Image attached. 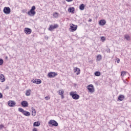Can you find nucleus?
I'll use <instances>...</instances> for the list:
<instances>
[{
	"label": "nucleus",
	"mask_w": 131,
	"mask_h": 131,
	"mask_svg": "<svg viewBox=\"0 0 131 131\" xmlns=\"http://www.w3.org/2000/svg\"><path fill=\"white\" fill-rule=\"evenodd\" d=\"M37 80V79L33 80V83H36Z\"/></svg>",
	"instance_id": "33"
},
{
	"label": "nucleus",
	"mask_w": 131,
	"mask_h": 131,
	"mask_svg": "<svg viewBox=\"0 0 131 131\" xmlns=\"http://www.w3.org/2000/svg\"><path fill=\"white\" fill-rule=\"evenodd\" d=\"M57 75H58V74L53 72H51L48 74V76L49 77V78H53L55 77V76H57Z\"/></svg>",
	"instance_id": "7"
},
{
	"label": "nucleus",
	"mask_w": 131,
	"mask_h": 131,
	"mask_svg": "<svg viewBox=\"0 0 131 131\" xmlns=\"http://www.w3.org/2000/svg\"><path fill=\"white\" fill-rule=\"evenodd\" d=\"M106 52H107V53H110V52H111V51H110V49H109V48H108L107 49H106Z\"/></svg>",
	"instance_id": "32"
},
{
	"label": "nucleus",
	"mask_w": 131,
	"mask_h": 131,
	"mask_svg": "<svg viewBox=\"0 0 131 131\" xmlns=\"http://www.w3.org/2000/svg\"><path fill=\"white\" fill-rule=\"evenodd\" d=\"M3 12L4 14H6L7 15H8L9 14H10V13H11V8H10V7H5L3 9Z\"/></svg>",
	"instance_id": "5"
},
{
	"label": "nucleus",
	"mask_w": 131,
	"mask_h": 131,
	"mask_svg": "<svg viewBox=\"0 0 131 131\" xmlns=\"http://www.w3.org/2000/svg\"><path fill=\"white\" fill-rule=\"evenodd\" d=\"M18 111L19 112H21V113H23V114H24L25 115V116H28V117L30 116V113L29 112L24 111L23 110V108H22L21 107L18 108Z\"/></svg>",
	"instance_id": "2"
},
{
	"label": "nucleus",
	"mask_w": 131,
	"mask_h": 131,
	"mask_svg": "<svg viewBox=\"0 0 131 131\" xmlns=\"http://www.w3.org/2000/svg\"><path fill=\"white\" fill-rule=\"evenodd\" d=\"M106 40V38H105L104 36H102L101 37V41H102V42H104Z\"/></svg>",
	"instance_id": "29"
},
{
	"label": "nucleus",
	"mask_w": 131,
	"mask_h": 131,
	"mask_svg": "<svg viewBox=\"0 0 131 131\" xmlns=\"http://www.w3.org/2000/svg\"><path fill=\"white\" fill-rule=\"evenodd\" d=\"M124 38L126 39V40H130V37L128 34L124 35Z\"/></svg>",
	"instance_id": "21"
},
{
	"label": "nucleus",
	"mask_w": 131,
	"mask_h": 131,
	"mask_svg": "<svg viewBox=\"0 0 131 131\" xmlns=\"http://www.w3.org/2000/svg\"><path fill=\"white\" fill-rule=\"evenodd\" d=\"M58 27H59V25L57 24L53 25H52L50 26L49 28H48V30H49V31H53L54 29H56V28H58Z\"/></svg>",
	"instance_id": "4"
},
{
	"label": "nucleus",
	"mask_w": 131,
	"mask_h": 131,
	"mask_svg": "<svg viewBox=\"0 0 131 131\" xmlns=\"http://www.w3.org/2000/svg\"><path fill=\"white\" fill-rule=\"evenodd\" d=\"M79 9L81 11H83L84 10V4H81L79 6Z\"/></svg>",
	"instance_id": "25"
},
{
	"label": "nucleus",
	"mask_w": 131,
	"mask_h": 131,
	"mask_svg": "<svg viewBox=\"0 0 131 131\" xmlns=\"http://www.w3.org/2000/svg\"><path fill=\"white\" fill-rule=\"evenodd\" d=\"M68 11L69 12V13H73V12H74V8H73V7H70V8L68 9Z\"/></svg>",
	"instance_id": "24"
},
{
	"label": "nucleus",
	"mask_w": 131,
	"mask_h": 131,
	"mask_svg": "<svg viewBox=\"0 0 131 131\" xmlns=\"http://www.w3.org/2000/svg\"><path fill=\"white\" fill-rule=\"evenodd\" d=\"M87 89L89 91L90 93H94L95 92V89L94 88V85L93 84H90L87 86Z\"/></svg>",
	"instance_id": "8"
},
{
	"label": "nucleus",
	"mask_w": 131,
	"mask_h": 131,
	"mask_svg": "<svg viewBox=\"0 0 131 131\" xmlns=\"http://www.w3.org/2000/svg\"><path fill=\"white\" fill-rule=\"evenodd\" d=\"M9 107H14L16 105V103L14 101L10 100L8 102Z\"/></svg>",
	"instance_id": "12"
},
{
	"label": "nucleus",
	"mask_w": 131,
	"mask_h": 131,
	"mask_svg": "<svg viewBox=\"0 0 131 131\" xmlns=\"http://www.w3.org/2000/svg\"><path fill=\"white\" fill-rule=\"evenodd\" d=\"M67 2H68L69 3H70V2H73V0H66Z\"/></svg>",
	"instance_id": "37"
},
{
	"label": "nucleus",
	"mask_w": 131,
	"mask_h": 131,
	"mask_svg": "<svg viewBox=\"0 0 131 131\" xmlns=\"http://www.w3.org/2000/svg\"><path fill=\"white\" fill-rule=\"evenodd\" d=\"M4 64V60L3 59L0 58V65H2Z\"/></svg>",
	"instance_id": "30"
},
{
	"label": "nucleus",
	"mask_w": 131,
	"mask_h": 131,
	"mask_svg": "<svg viewBox=\"0 0 131 131\" xmlns=\"http://www.w3.org/2000/svg\"><path fill=\"white\" fill-rule=\"evenodd\" d=\"M3 127H4V125L2 124L0 125V128H3Z\"/></svg>",
	"instance_id": "38"
},
{
	"label": "nucleus",
	"mask_w": 131,
	"mask_h": 131,
	"mask_svg": "<svg viewBox=\"0 0 131 131\" xmlns=\"http://www.w3.org/2000/svg\"><path fill=\"white\" fill-rule=\"evenodd\" d=\"M3 98V94L2 93H0V99H2Z\"/></svg>",
	"instance_id": "35"
},
{
	"label": "nucleus",
	"mask_w": 131,
	"mask_h": 131,
	"mask_svg": "<svg viewBox=\"0 0 131 131\" xmlns=\"http://www.w3.org/2000/svg\"><path fill=\"white\" fill-rule=\"evenodd\" d=\"M21 105L22 107L26 108V107H28V102L26 101H23L21 102Z\"/></svg>",
	"instance_id": "13"
},
{
	"label": "nucleus",
	"mask_w": 131,
	"mask_h": 131,
	"mask_svg": "<svg viewBox=\"0 0 131 131\" xmlns=\"http://www.w3.org/2000/svg\"><path fill=\"white\" fill-rule=\"evenodd\" d=\"M96 60L97 61H101V60H102V55H101L100 54L97 55Z\"/></svg>",
	"instance_id": "22"
},
{
	"label": "nucleus",
	"mask_w": 131,
	"mask_h": 131,
	"mask_svg": "<svg viewBox=\"0 0 131 131\" xmlns=\"http://www.w3.org/2000/svg\"><path fill=\"white\" fill-rule=\"evenodd\" d=\"M119 62H120V60L119 59H118L117 60V63H119Z\"/></svg>",
	"instance_id": "40"
},
{
	"label": "nucleus",
	"mask_w": 131,
	"mask_h": 131,
	"mask_svg": "<svg viewBox=\"0 0 131 131\" xmlns=\"http://www.w3.org/2000/svg\"><path fill=\"white\" fill-rule=\"evenodd\" d=\"M121 75V76H124V75H126V72L122 71Z\"/></svg>",
	"instance_id": "28"
},
{
	"label": "nucleus",
	"mask_w": 131,
	"mask_h": 131,
	"mask_svg": "<svg viewBox=\"0 0 131 131\" xmlns=\"http://www.w3.org/2000/svg\"><path fill=\"white\" fill-rule=\"evenodd\" d=\"M49 124H51L53 126H58V122L54 120H51L49 122Z\"/></svg>",
	"instance_id": "9"
},
{
	"label": "nucleus",
	"mask_w": 131,
	"mask_h": 131,
	"mask_svg": "<svg viewBox=\"0 0 131 131\" xmlns=\"http://www.w3.org/2000/svg\"><path fill=\"white\" fill-rule=\"evenodd\" d=\"M57 93L61 96V99H63L65 97L64 96V90L63 89L59 90Z\"/></svg>",
	"instance_id": "10"
},
{
	"label": "nucleus",
	"mask_w": 131,
	"mask_h": 131,
	"mask_svg": "<svg viewBox=\"0 0 131 131\" xmlns=\"http://www.w3.org/2000/svg\"><path fill=\"white\" fill-rule=\"evenodd\" d=\"M95 76H100L101 75V72L97 71L94 73Z\"/></svg>",
	"instance_id": "26"
},
{
	"label": "nucleus",
	"mask_w": 131,
	"mask_h": 131,
	"mask_svg": "<svg viewBox=\"0 0 131 131\" xmlns=\"http://www.w3.org/2000/svg\"><path fill=\"white\" fill-rule=\"evenodd\" d=\"M45 39L48 40V39H49V36H45Z\"/></svg>",
	"instance_id": "34"
},
{
	"label": "nucleus",
	"mask_w": 131,
	"mask_h": 131,
	"mask_svg": "<svg viewBox=\"0 0 131 131\" xmlns=\"http://www.w3.org/2000/svg\"><path fill=\"white\" fill-rule=\"evenodd\" d=\"M33 131H37V129H36V128H34L33 129Z\"/></svg>",
	"instance_id": "39"
},
{
	"label": "nucleus",
	"mask_w": 131,
	"mask_h": 131,
	"mask_svg": "<svg viewBox=\"0 0 131 131\" xmlns=\"http://www.w3.org/2000/svg\"><path fill=\"white\" fill-rule=\"evenodd\" d=\"M92 21H93V20L92 19V18H89L88 22H92Z\"/></svg>",
	"instance_id": "36"
},
{
	"label": "nucleus",
	"mask_w": 131,
	"mask_h": 131,
	"mask_svg": "<svg viewBox=\"0 0 131 131\" xmlns=\"http://www.w3.org/2000/svg\"><path fill=\"white\" fill-rule=\"evenodd\" d=\"M40 83H41V80H40V79H37L36 84H40Z\"/></svg>",
	"instance_id": "27"
},
{
	"label": "nucleus",
	"mask_w": 131,
	"mask_h": 131,
	"mask_svg": "<svg viewBox=\"0 0 131 131\" xmlns=\"http://www.w3.org/2000/svg\"><path fill=\"white\" fill-rule=\"evenodd\" d=\"M77 29V26H75L72 24L70 25V30H71L72 32H74V31H76Z\"/></svg>",
	"instance_id": "6"
},
{
	"label": "nucleus",
	"mask_w": 131,
	"mask_h": 131,
	"mask_svg": "<svg viewBox=\"0 0 131 131\" xmlns=\"http://www.w3.org/2000/svg\"><path fill=\"white\" fill-rule=\"evenodd\" d=\"M74 72L76 73L77 75L80 74V69H79V68L76 67L74 68Z\"/></svg>",
	"instance_id": "15"
},
{
	"label": "nucleus",
	"mask_w": 131,
	"mask_h": 131,
	"mask_svg": "<svg viewBox=\"0 0 131 131\" xmlns=\"http://www.w3.org/2000/svg\"><path fill=\"white\" fill-rule=\"evenodd\" d=\"M35 9L36 8L34 6H32L30 10L28 12V15L31 17H33V16H35V14H36V12H35Z\"/></svg>",
	"instance_id": "1"
},
{
	"label": "nucleus",
	"mask_w": 131,
	"mask_h": 131,
	"mask_svg": "<svg viewBox=\"0 0 131 131\" xmlns=\"http://www.w3.org/2000/svg\"><path fill=\"white\" fill-rule=\"evenodd\" d=\"M24 32L26 34H30L31 32H32V30L31 29H29L28 28H25Z\"/></svg>",
	"instance_id": "11"
},
{
	"label": "nucleus",
	"mask_w": 131,
	"mask_h": 131,
	"mask_svg": "<svg viewBox=\"0 0 131 131\" xmlns=\"http://www.w3.org/2000/svg\"><path fill=\"white\" fill-rule=\"evenodd\" d=\"M70 95L74 100H78V99H79V95L75 94L73 92H70Z\"/></svg>",
	"instance_id": "3"
},
{
	"label": "nucleus",
	"mask_w": 131,
	"mask_h": 131,
	"mask_svg": "<svg viewBox=\"0 0 131 131\" xmlns=\"http://www.w3.org/2000/svg\"><path fill=\"white\" fill-rule=\"evenodd\" d=\"M32 116H35L36 115V111L33 108H32Z\"/></svg>",
	"instance_id": "20"
},
{
	"label": "nucleus",
	"mask_w": 131,
	"mask_h": 131,
	"mask_svg": "<svg viewBox=\"0 0 131 131\" xmlns=\"http://www.w3.org/2000/svg\"><path fill=\"white\" fill-rule=\"evenodd\" d=\"M50 98H51L49 96H47V97H45V100H50Z\"/></svg>",
	"instance_id": "31"
},
{
	"label": "nucleus",
	"mask_w": 131,
	"mask_h": 131,
	"mask_svg": "<svg viewBox=\"0 0 131 131\" xmlns=\"http://www.w3.org/2000/svg\"><path fill=\"white\" fill-rule=\"evenodd\" d=\"M31 93V90L30 89L26 91V96L28 97V96H30Z\"/></svg>",
	"instance_id": "19"
},
{
	"label": "nucleus",
	"mask_w": 131,
	"mask_h": 131,
	"mask_svg": "<svg viewBox=\"0 0 131 131\" xmlns=\"http://www.w3.org/2000/svg\"><path fill=\"white\" fill-rule=\"evenodd\" d=\"M0 80L1 82H5L6 79H5V76L3 74L0 75Z\"/></svg>",
	"instance_id": "18"
},
{
	"label": "nucleus",
	"mask_w": 131,
	"mask_h": 131,
	"mask_svg": "<svg viewBox=\"0 0 131 131\" xmlns=\"http://www.w3.org/2000/svg\"><path fill=\"white\" fill-rule=\"evenodd\" d=\"M125 98L124 95H121L118 97L117 101L118 102H121V101H123L124 100Z\"/></svg>",
	"instance_id": "14"
},
{
	"label": "nucleus",
	"mask_w": 131,
	"mask_h": 131,
	"mask_svg": "<svg viewBox=\"0 0 131 131\" xmlns=\"http://www.w3.org/2000/svg\"><path fill=\"white\" fill-rule=\"evenodd\" d=\"M59 16H60V14L58 12H54L53 13V18L57 19V18H59Z\"/></svg>",
	"instance_id": "16"
},
{
	"label": "nucleus",
	"mask_w": 131,
	"mask_h": 131,
	"mask_svg": "<svg viewBox=\"0 0 131 131\" xmlns=\"http://www.w3.org/2000/svg\"><path fill=\"white\" fill-rule=\"evenodd\" d=\"M99 24L100 26H104V25L106 24V20L104 19L100 20L99 22Z\"/></svg>",
	"instance_id": "17"
},
{
	"label": "nucleus",
	"mask_w": 131,
	"mask_h": 131,
	"mask_svg": "<svg viewBox=\"0 0 131 131\" xmlns=\"http://www.w3.org/2000/svg\"><path fill=\"white\" fill-rule=\"evenodd\" d=\"M40 125V123L39 122H35L33 123V126H39Z\"/></svg>",
	"instance_id": "23"
}]
</instances>
